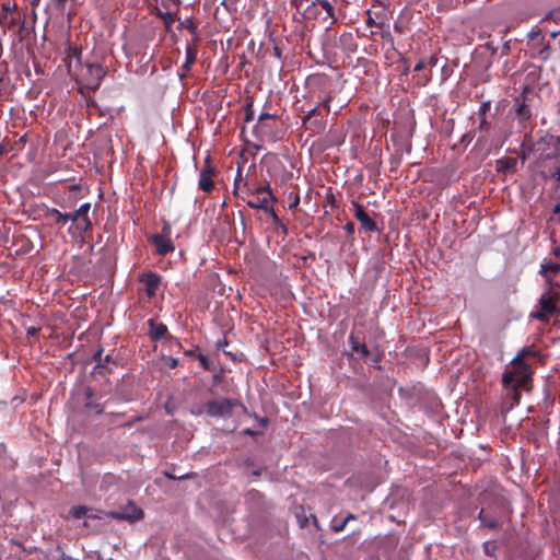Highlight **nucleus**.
Returning a JSON list of instances; mask_svg holds the SVG:
<instances>
[{
  "instance_id": "f257e3e1",
  "label": "nucleus",
  "mask_w": 560,
  "mask_h": 560,
  "mask_svg": "<svg viewBox=\"0 0 560 560\" xmlns=\"http://www.w3.org/2000/svg\"><path fill=\"white\" fill-rule=\"evenodd\" d=\"M536 355L537 352L534 348H522L503 373L502 383L506 390V395L512 399L513 404H518L520 400V393L517 389L520 387H525L530 378V368L524 359L526 357Z\"/></svg>"
},
{
  "instance_id": "f03ea898",
  "label": "nucleus",
  "mask_w": 560,
  "mask_h": 560,
  "mask_svg": "<svg viewBox=\"0 0 560 560\" xmlns=\"http://www.w3.org/2000/svg\"><path fill=\"white\" fill-rule=\"evenodd\" d=\"M541 275L545 278L549 289L542 293L539 299V310L533 313V317L539 320H548L549 316L557 311L556 300L559 293L555 289L560 288V265H541Z\"/></svg>"
},
{
  "instance_id": "7ed1b4c3",
  "label": "nucleus",
  "mask_w": 560,
  "mask_h": 560,
  "mask_svg": "<svg viewBox=\"0 0 560 560\" xmlns=\"http://www.w3.org/2000/svg\"><path fill=\"white\" fill-rule=\"evenodd\" d=\"M238 405L237 399L231 398L210 400L203 405L202 410H198L196 413L206 412L210 417L224 418L231 416L233 408Z\"/></svg>"
},
{
  "instance_id": "20e7f679",
  "label": "nucleus",
  "mask_w": 560,
  "mask_h": 560,
  "mask_svg": "<svg viewBox=\"0 0 560 560\" xmlns=\"http://www.w3.org/2000/svg\"><path fill=\"white\" fill-rule=\"evenodd\" d=\"M275 201V197L270 190V187H257L250 194V198L247 200V205L254 209H262L270 213L276 220L277 214L270 203Z\"/></svg>"
},
{
  "instance_id": "39448f33",
  "label": "nucleus",
  "mask_w": 560,
  "mask_h": 560,
  "mask_svg": "<svg viewBox=\"0 0 560 560\" xmlns=\"http://www.w3.org/2000/svg\"><path fill=\"white\" fill-rule=\"evenodd\" d=\"M90 210L91 203L84 202L74 212L69 213L70 221L72 222V226L69 229L70 233L81 235L91 229L92 222L89 218Z\"/></svg>"
},
{
  "instance_id": "423d86ee",
  "label": "nucleus",
  "mask_w": 560,
  "mask_h": 560,
  "mask_svg": "<svg viewBox=\"0 0 560 560\" xmlns=\"http://www.w3.org/2000/svg\"><path fill=\"white\" fill-rule=\"evenodd\" d=\"M86 73L84 74L85 88L89 90H96L105 75V70L101 65H86Z\"/></svg>"
},
{
  "instance_id": "0eeeda50",
  "label": "nucleus",
  "mask_w": 560,
  "mask_h": 560,
  "mask_svg": "<svg viewBox=\"0 0 560 560\" xmlns=\"http://www.w3.org/2000/svg\"><path fill=\"white\" fill-rule=\"evenodd\" d=\"M254 131L261 141L276 142L281 137L279 130L269 121H258Z\"/></svg>"
},
{
  "instance_id": "6e6552de",
  "label": "nucleus",
  "mask_w": 560,
  "mask_h": 560,
  "mask_svg": "<svg viewBox=\"0 0 560 560\" xmlns=\"http://www.w3.org/2000/svg\"><path fill=\"white\" fill-rule=\"evenodd\" d=\"M352 208L353 215L360 222L362 229L368 232H375L377 230L375 221L366 213L360 203L353 201Z\"/></svg>"
},
{
  "instance_id": "1a4fd4ad",
  "label": "nucleus",
  "mask_w": 560,
  "mask_h": 560,
  "mask_svg": "<svg viewBox=\"0 0 560 560\" xmlns=\"http://www.w3.org/2000/svg\"><path fill=\"white\" fill-rule=\"evenodd\" d=\"M152 240L160 255H166L174 249L172 241L165 235H154Z\"/></svg>"
},
{
  "instance_id": "9d476101",
  "label": "nucleus",
  "mask_w": 560,
  "mask_h": 560,
  "mask_svg": "<svg viewBox=\"0 0 560 560\" xmlns=\"http://www.w3.org/2000/svg\"><path fill=\"white\" fill-rule=\"evenodd\" d=\"M296 522L301 528H304L307 526L310 517L313 521V524L316 528H319L318 522L315 515L311 514L310 516L306 514V511L303 506H298L294 512Z\"/></svg>"
},
{
  "instance_id": "9b49d317",
  "label": "nucleus",
  "mask_w": 560,
  "mask_h": 560,
  "mask_svg": "<svg viewBox=\"0 0 560 560\" xmlns=\"http://www.w3.org/2000/svg\"><path fill=\"white\" fill-rule=\"evenodd\" d=\"M212 172H213L212 168L206 167V168L201 170V172L199 174L198 185L205 191H210L213 187V182H212V177H211Z\"/></svg>"
},
{
  "instance_id": "f8f14e48",
  "label": "nucleus",
  "mask_w": 560,
  "mask_h": 560,
  "mask_svg": "<svg viewBox=\"0 0 560 560\" xmlns=\"http://www.w3.org/2000/svg\"><path fill=\"white\" fill-rule=\"evenodd\" d=\"M47 217L59 228L66 225L70 221L69 213H61L57 209H49L47 211Z\"/></svg>"
},
{
  "instance_id": "ddd939ff",
  "label": "nucleus",
  "mask_w": 560,
  "mask_h": 560,
  "mask_svg": "<svg viewBox=\"0 0 560 560\" xmlns=\"http://www.w3.org/2000/svg\"><path fill=\"white\" fill-rule=\"evenodd\" d=\"M160 277L155 273H150L144 279L145 290L149 296H153L160 287Z\"/></svg>"
},
{
  "instance_id": "4468645a",
  "label": "nucleus",
  "mask_w": 560,
  "mask_h": 560,
  "mask_svg": "<svg viewBox=\"0 0 560 560\" xmlns=\"http://www.w3.org/2000/svg\"><path fill=\"white\" fill-rule=\"evenodd\" d=\"M350 345L352 351L358 354L360 359H364L369 354V349L364 342H360L353 335L350 336Z\"/></svg>"
},
{
  "instance_id": "2eb2a0df",
  "label": "nucleus",
  "mask_w": 560,
  "mask_h": 560,
  "mask_svg": "<svg viewBox=\"0 0 560 560\" xmlns=\"http://www.w3.org/2000/svg\"><path fill=\"white\" fill-rule=\"evenodd\" d=\"M167 327L162 323H153L150 320V336L152 339H161L165 336Z\"/></svg>"
},
{
  "instance_id": "dca6fc26",
  "label": "nucleus",
  "mask_w": 560,
  "mask_h": 560,
  "mask_svg": "<svg viewBox=\"0 0 560 560\" xmlns=\"http://www.w3.org/2000/svg\"><path fill=\"white\" fill-rule=\"evenodd\" d=\"M18 19L13 16V14H8V12H0V24L8 27L9 30H13L16 25Z\"/></svg>"
},
{
  "instance_id": "f3484780",
  "label": "nucleus",
  "mask_w": 560,
  "mask_h": 560,
  "mask_svg": "<svg viewBox=\"0 0 560 560\" xmlns=\"http://www.w3.org/2000/svg\"><path fill=\"white\" fill-rule=\"evenodd\" d=\"M89 509L84 505H77V506H73L71 510H70V515L73 517V518H77V520H80L84 516H89Z\"/></svg>"
},
{
  "instance_id": "a211bd4d",
  "label": "nucleus",
  "mask_w": 560,
  "mask_h": 560,
  "mask_svg": "<svg viewBox=\"0 0 560 560\" xmlns=\"http://www.w3.org/2000/svg\"><path fill=\"white\" fill-rule=\"evenodd\" d=\"M479 520L482 525L493 528L497 526V521L493 517H488V514L485 510H481L479 513Z\"/></svg>"
},
{
  "instance_id": "6ab92c4d",
  "label": "nucleus",
  "mask_w": 560,
  "mask_h": 560,
  "mask_svg": "<svg viewBox=\"0 0 560 560\" xmlns=\"http://www.w3.org/2000/svg\"><path fill=\"white\" fill-rule=\"evenodd\" d=\"M516 165V160L505 159L498 161V170L499 171H508L514 168Z\"/></svg>"
},
{
  "instance_id": "aec40b11",
  "label": "nucleus",
  "mask_w": 560,
  "mask_h": 560,
  "mask_svg": "<svg viewBox=\"0 0 560 560\" xmlns=\"http://www.w3.org/2000/svg\"><path fill=\"white\" fill-rule=\"evenodd\" d=\"M195 57H196L195 52L190 48H188L187 52H186V60H185L184 65L182 66V68L185 71H188L190 69L191 65L195 61Z\"/></svg>"
},
{
  "instance_id": "412c9836",
  "label": "nucleus",
  "mask_w": 560,
  "mask_h": 560,
  "mask_svg": "<svg viewBox=\"0 0 560 560\" xmlns=\"http://www.w3.org/2000/svg\"><path fill=\"white\" fill-rule=\"evenodd\" d=\"M319 5L323 10L326 11L327 16L331 18L334 21L336 20L334 16V8L328 0H320Z\"/></svg>"
},
{
  "instance_id": "4be33fe9",
  "label": "nucleus",
  "mask_w": 560,
  "mask_h": 560,
  "mask_svg": "<svg viewBox=\"0 0 560 560\" xmlns=\"http://www.w3.org/2000/svg\"><path fill=\"white\" fill-rule=\"evenodd\" d=\"M319 1L320 0H310L311 3L303 9L304 18H310L312 15V8L314 5H319Z\"/></svg>"
},
{
  "instance_id": "5701e85b",
  "label": "nucleus",
  "mask_w": 560,
  "mask_h": 560,
  "mask_svg": "<svg viewBox=\"0 0 560 560\" xmlns=\"http://www.w3.org/2000/svg\"><path fill=\"white\" fill-rule=\"evenodd\" d=\"M290 198V203H289V209L290 210H295L299 205H300V196L299 195H293V194H290L289 196Z\"/></svg>"
},
{
  "instance_id": "b1692460",
  "label": "nucleus",
  "mask_w": 560,
  "mask_h": 560,
  "mask_svg": "<svg viewBox=\"0 0 560 560\" xmlns=\"http://www.w3.org/2000/svg\"><path fill=\"white\" fill-rule=\"evenodd\" d=\"M347 524H348V523H347L346 521H342V522H340V523H338V524H337V523H334V524L331 525V529H332L334 532H336V533H340V532H342V530L345 529V527H346V525H347Z\"/></svg>"
},
{
  "instance_id": "393cba45",
  "label": "nucleus",
  "mask_w": 560,
  "mask_h": 560,
  "mask_svg": "<svg viewBox=\"0 0 560 560\" xmlns=\"http://www.w3.org/2000/svg\"><path fill=\"white\" fill-rule=\"evenodd\" d=\"M318 106H314L307 112V115L303 118V124L306 125L307 121L317 113Z\"/></svg>"
},
{
  "instance_id": "a878e982",
  "label": "nucleus",
  "mask_w": 560,
  "mask_h": 560,
  "mask_svg": "<svg viewBox=\"0 0 560 560\" xmlns=\"http://www.w3.org/2000/svg\"><path fill=\"white\" fill-rule=\"evenodd\" d=\"M18 9L16 4L11 5L9 2L2 4V11L1 12H8V14H12L13 11Z\"/></svg>"
},
{
  "instance_id": "bb28decb",
  "label": "nucleus",
  "mask_w": 560,
  "mask_h": 560,
  "mask_svg": "<svg viewBox=\"0 0 560 560\" xmlns=\"http://www.w3.org/2000/svg\"><path fill=\"white\" fill-rule=\"evenodd\" d=\"M275 118V115L262 113L259 116L258 121H269Z\"/></svg>"
},
{
  "instance_id": "cd10ccee",
  "label": "nucleus",
  "mask_w": 560,
  "mask_h": 560,
  "mask_svg": "<svg viewBox=\"0 0 560 560\" xmlns=\"http://www.w3.org/2000/svg\"><path fill=\"white\" fill-rule=\"evenodd\" d=\"M310 0H293L292 3L296 7L298 11L303 10L304 2H308Z\"/></svg>"
},
{
  "instance_id": "c85d7f7f",
  "label": "nucleus",
  "mask_w": 560,
  "mask_h": 560,
  "mask_svg": "<svg viewBox=\"0 0 560 560\" xmlns=\"http://www.w3.org/2000/svg\"><path fill=\"white\" fill-rule=\"evenodd\" d=\"M548 16L555 21H560V9L551 11Z\"/></svg>"
},
{
  "instance_id": "c756f323",
  "label": "nucleus",
  "mask_w": 560,
  "mask_h": 560,
  "mask_svg": "<svg viewBox=\"0 0 560 560\" xmlns=\"http://www.w3.org/2000/svg\"><path fill=\"white\" fill-rule=\"evenodd\" d=\"M551 177L555 178L556 180H560V167L559 166H556L552 172H551Z\"/></svg>"
},
{
  "instance_id": "7c9ffc66",
  "label": "nucleus",
  "mask_w": 560,
  "mask_h": 560,
  "mask_svg": "<svg viewBox=\"0 0 560 560\" xmlns=\"http://www.w3.org/2000/svg\"><path fill=\"white\" fill-rule=\"evenodd\" d=\"M345 229L348 233L352 234L354 232V224L352 222H349L346 224Z\"/></svg>"
},
{
  "instance_id": "2f4dec72",
  "label": "nucleus",
  "mask_w": 560,
  "mask_h": 560,
  "mask_svg": "<svg viewBox=\"0 0 560 560\" xmlns=\"http://www.w3.org/2000/svg\"><path fill=\"white\" fill-rule=\"evenodd\" d=\"M323 104L326 107V110L329 112V109H330V106H329L330 97L329 96L325 97V100L323 101Z\"/></svg>"
},
{
  "instance_id": "473e14b6",
  "label": "nucleus",
  "mask_w": 560,
  "mask_h": 560,
  "mask_svg": "<svg viewBox=\"0 0 560 560\" xmlns=\"http://www.w3.org/2000/svg\"><path fill=\"white\" fill-rule=\"evenodd\" d=\"M177 364H178L177 359H173V358L170 359V366L171 368H176Z\"/></svg>"
},
{
  "instance_id": "72a5a7b5",
  "label": "nucleus",
  "mask_w": 560,
  "mask_h": 560,
  "mask_svg": "<svg viewBox=\"0 0 560 560\" xmlns=\"http://www.w3.org/2000/svg\"><path fill=\"white\" fill-rule=\"evenodd\" d=\"M36 332H37V329H36V328H34V327H33V328H30V329L27 330V334H28V335H31V336H35V335H36Z\"/></svg>"
},
{
  "instance_id": "f704fd0d",
  "label": "nucleus",
  "mask_w": 560,
  "mask_h": 560,
  "mask_svg": "<svg viewBox=\"0 0 560 560\" xmlns=\"http://www.w3.org/2000/svg\"><path fill=\"white\" fill-rule=\"evenodd\" d=\"M101 355H102V350H98V351L94 354V360H101Z\"/></svg>"
},
{
  "instance_id": "c9c22d12",
  "label": "nucleus",
  "mask_w": 560,
  "mask_h": 560,
  "mask_svg": "<svg viewBox=\"0 0 560 560\" xmlns=\"http://www.w3.org/2000/svg\"><path fill=\"white\" fill-rule=\"evenodd\" d=\"M355 516L353 514H349L343 521H346L347 523L350 521V520H354Z\"/></svg>"
},
{
  "instance_id": "e433bc0d",
  "label": "nucleus",
  "mask_w": 560,
  "mask_h": 560,
  "mask_svg": "<svg viewBox=\"0 0 560 560\" xmlns=\"http://www.w3.org/2000/svg\"><path fill=\"white\" fill-rule=\"evenodd\" d=\"M40 0H32V5L35 8L39 4Z\"/></svg>"
},
{
  "instance_id": "4c0bfd02",
  "label": "nucleus",
  "mask_w": 560,
  "mask_h": 560,
  "mask_svg": "<svg viewBox=\"0 0 560 560\" xmlns=\"http://www.w3.org/2000/svg\"><path fill=\"white\" fill-rule=\"evenodd\" d=\"M421 69H422V65H421V63H418V65L415 67V70H416V71H419V70H421Z\"/></svg>"
},
{
  "instance_id": "58836bf2",
  "label": "nucleus",
  "mask_w": 560,
  "mask_h": 560,
  "mask_svg": "<svg viewBox=\"0 0 560 560\" xmlns=\"http://www.w3.org/2000/svg\"><path fill=\"white\" fill-rule=\"evenodd\" d=\"M142 516V512L138 511L137 515L135 516L136 520H139Z\"/></svg>"
},
{
  "instance_id": "ea45409f",
  "label": "nucleus",
  "mask_w": 560,
  "mask_h": 560,
  "mask_svg": "<svg viewBox=\"0 0 560 560\" xmlns=\"http://www.w3.org/2000/svg\"><path fill=\"white\" fill-rule=\"evenodd\" d=\"M555 212H560V202L558 205H556Z\"/></svg>"
},
{
  "instance_id": "a19ab883",
  "label": "nucleus",
  "mask_w": 560,
  "mask_h": 560,
  "mask_svg": "<svg viewBox=\"0 0 560 560\" xmlns=\"http://www.w3.org/2000/svg\"><path fill=\"white\" fill-rule=\"evenodd\" d=\"M558 34H560V31H559V32H553V33L551 34V36H552V37H556V36H558Z\"/></svg>"
},
{
  "instance_id": "79ce46f5",
  "label": "nucleus",
  "mask_w": 560,
  "mask_h": 560,
  "mask_svg": "<svg viewBox=\"0 0 560 560\" xmlns=\"http://www.w3.org/2000/svg\"><path fill=\"white\" fill-rule=\"evenodd\" d=\"M244 432L245 434H252V431L249 429H246Z\"/></svg>"
},
{
  "instance_id": "37998d69",
  "label": "nucleus",
  "mask_w": 560,
  "mask_h": 560,
  "mask_svg": "<svg viewBox=\"0 0 560 560\" xmlns=\"http://www.w3.org/2000/svg\"><path fill=\"white\" fill-rule=\"evenodd\" d=\"M485 124H486L485 118H482L481 124H480V127H483V126H485Z\"/></svg>"
},
{
  "instance_id": "c03bdc74",
  "label": "nucleus",
  "mask_w": 560,
  "mask_h": 560,
  "mask_svg": "<svg viewBox=\"0 0 560 560\" xmlns=\"http://www.w3.org/2000/svg\"><path fill=\"white\" fill-rule=\"evenodd\" d=\"M201 363H202L205 366H207V365H206V359H205V358H201Z\"/></svg>"
},
{
  "instance_id": "a18cd8bd",
  "label": "nucleus",
  "mask_w": 560,
  "mask_h": 560,
  "mask_svg": "<svg viewBox=\"0 0 560 560\" xmlns=\"http://www.w3.org/2000/svg\"><path fill=\"white\" fill-rule=\"evenodd\" d=\"M557 256L560 257V247L556 250Z\"/></svg>"
},
{
  "instance_id": "49530a36",
  "label": "nucleus",
  "mask_w": 560,
  "mask_h": 560,
  "mask_svg": "<svg viewBox=\"0 0 560 560\" xmlns=\"http://www.w3.org/2000/svg\"><path fill=\"white\" fill-rule=\"evenodd\" d=\"M249 119H252V114L247 115V117H246V120H249Z\"/></svg>"
},
{
  "instance_id": "de8ad7c7",
  "label": "nucleus",
  "mask_w": 560,
  "mask_h": 560,
  "mask_svg": "<svg viewBox=\"0 0 560 560\" xmlns=\"http://www.w3.org/2000/svg\"><path fill=\"white\" fill-rule=\"evenodd\" d=\"M56 2H60L61 0H55Z\"/></svg>"
},
{
  "instance_id": "09e8293b",
  "label": "nucleus",
  "mask_w": 560,
  "mask_h": 560,
  "mask_svg": "<svg viewBox=\"0 0 560 560\" xmlns=\"http://www.w3.org/2000/svg\"><path fill=\"white\" fill-rule=\"evenodd\" d=\"M110 560H113V559H110Z\"/></svg>"
}]
</instances>
